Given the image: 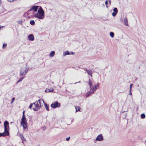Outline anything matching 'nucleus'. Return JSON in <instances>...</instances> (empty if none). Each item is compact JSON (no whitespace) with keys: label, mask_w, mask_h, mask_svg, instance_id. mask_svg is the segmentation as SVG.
Returning <instances> with one entry per match:
<instances>
[{"label":"nucleus","mask_w":146,"mask_h":146,"mask_svg":"<svg viewBox=\"0 0 146 146\" xmlns=\"http://www.w3.org/2000/svg\"><path fill=\"white\" fill-rule=\"evenodd\" d=\"M76 110V112L78 111H80V108L78 106H76L75 107Z\"/></svg>","instance_id":"obj_18"},{"label":"nucleus","mask_w":146,"mask_h":146,"mask_svg":"<svg viewBox=\"0 0 146 146\" xmlns=\"http://www.w3.org/2000/svg\"><path fill=\"white\" fill-rule=\"evenodd\" d=\"M3 27V26H2V27H1V26L0 25V30L1 29V27Z\"/></svg>","instance_id":"obj_44"},{"label":"nucleus","mask_w":146,"mask_h":146,"mask_svg":"<svg viewBox=\"0 0 146 146\" xmlns=\"http://www.w3.org/2000/svg\"><path fill=\"white\" fill-rule=\"evenodd\" d=\"M117 14V13H114V12H113L112 13V15L113 17H115L116 15Z\"/></svg>","instance_id":"obj_28"},{"label":"nucleus","mask_w":146,"mask_h":146,"mask_svg":"<svg viewBox=\"0 0 146 146\" xmlns=\"http://www.w3.org/2000/svg\"><path fill=\"white\" fill-rule=\"evenodd\" d=\"M141 117L142 119H144L145 117V115L144 113H142L141 115Z\"/></svg>","instance_id":"obj_22"},{"label":"nucleus","mask_w":146,"mask_h":146,"mask_svg":"<svg viewBox=\"0 0 146 146\" xmlns=\"http://www.w3.org/2000/svg\"><path fill=\"white\" fill-rule=\"evenodd\" d=\"M55 52L54 51H51L49 54V56L50 57H53L54 55Z\"/></svg>","instance_id":"obj_16"},{"label":"nucleus","mask_w":146,"mask_h":146,"mask_svg":"<svg viewBox=\"0 0 146 146\" xmlns=\"http://www.w3.org/2000/svg\"><path fill=\"white\" fill-rule=\"evenodd\" d=\"M39 10L40 12H44V11L42 9V7H40L39 8H38V11H39Z\"/></svg>","instance_id":"obj_24"},{"label":"nucleus","mask_w":146,"mask_h":146,"mask_svg":"<svg viewBox=\"0 0 146 146\" xmlns=\"http://www.w3.org/2000/svg\"><path fill=\"white\" fill-rule=\"evenodd\" d=\"M4 130L5 132H7V133H9V123L7 121H5L4 122Z\"/></svg>","instance_id":"obj_6"},{"label":"nucleus","mask_w":146,"mask_h":146,"mask_svg":"<svg viewBox=\"0 0 146 146\" xmlns=\"http://www.w3.org/2000/svg\"><path fill=\"white\" fill-rule=\"evenodd\" d=\"M70 55H74V52H70Z\"/></svg>","instance_id":"obj_41"},{"label":"nucleus","mask_w":146,"mask_h":146,"mask_svg":"<svg viewBox=\"0 0 146 146\" xmlns=\"http://www.w3.org/2000/svg\"><path fill=\"white\" fill-rule=\"evenodd\" d=\"M110 35L111 37L113 38L114 36V34L113 32H111L110 33Z\"/></svg>","instance_id":"obj_20"},{"label":"nucleus","mask_w":146,"mask_h":146,"mask_svg":"<svg viewBox=\"0 0 146 146\" xmlns=\"http://www.w3.org/2000/svg\"><path fill=\"white\" fill-rule=\"evenodd\" d=\"M9 135V133H7V132H4L2 133H0V137H4L5 136H7Z\"/></svg>","instance_id":"obj_10"},{"label":"nucleus","mask_w":146,"mask_h":146,"mask_svg":"<svg viewBox=\"0 0 146 146\" xmlns=\"http://www.w3.org/2000/svg\"><path fill=\"white\" fill-rule=\"evenodd\" d=\"M1 123V121H0V123Z\"/></svg>","instance_id":"obj_45"},{"label":"nucleus","mask_w":146,"mask_h":146,"mask_svg":"<svg viewBox=\"0 0 146 146\" xmlns=\"http://www.w3.org/2000/svg\"><path fill=\"white\" fill-rule=\"evenodd\" d=\"M87 73L91 77L92 76V71L90 70H88L87 72Z\"/></svg>","instance_id":"obj_17"},{"label":"nucleus","mask_w":146,"mask_h":146,"mask_svg":"<svg viewBox=\"0 0 146 146\" xmlns=\"http://www.w3.org/2000/svg\"><path fill=\"white\" fill-rule=\"evenodd\" d=\"M104 138L102 134H100L98 135L96 138V140L97 141H101L103 140Z\"/></svg>","instance_id":"obj_9"},{"label":"nucleus","mask_w":146,"mask_h":146,"mask_svg":"<svg viewBox=\"0 0 146 146\" xmlns=\"http://www.w3.org/2000/svg\"><path fill=\"white\" fill-rule=\"evenodd\" d=\"M30 23L32 25H34L35 24V22L34 20H31L30 21Z\"/></svg>","instance_id":"obj_19"},{"label":"nucleus","mask_w":146,"mask_h":146,"mask_svg":"<svg viewBox=\"0 0 146 146\" xmlns=\"http://www.w3.org/2000/svg\"><path fill=\"white\" fill-rule=\"evenodd\" d=\"M99 86V84L98 83L97 84V85H94L92 87V88H90V90L88 92L90 94H92L97 89V87H98Z\"/></svg>","instance_id":"obj_5"},{"label":"nucleus","mask_w":146,"mask_h":146,"mask_svg":"<svg viewBox=\"0 0 146 146\" xmlns=\"http://www.w3.org/2000/svg\"><path fill=\"white\" fill-rule=\"evenodd\" d=\"M49 90L50 91V92H52L54 91V89L52 88H49Z\"/></svg>","instance_id":"obj_27"},{"label":"nucleus","mask_w":146,"mask_h":146,"mask_svg":"<svg viewBox=\"0 0 146 146\" xmlns=\"http://www.w3.org/2000/svg\"><path fill=\"white\" fill-rule=\"evenodd\" d=\"M133 85V84L132 83L130 85V90H131V89H132V86Z\"/></svg>","instance_id":"obj_32"},{"label":"nucleus","mask_w":146,"mask_h":146,"mask_svg":"<svg viewBox=\"0 0 146 146\" xmlns=\"http://www.w3.org/2000/svg\"><path fill=\"white\" fill-rule=\"evenodd\" d=\"M108 1H106L105 2V4L106 5V7L107 8H108Z\"/></svg>","instance_id":"obj_26"},{"label":"nucleus","mask_w":146,"mask_h":146,"mask_svg":"<svg viewBox=\"0 0 146 146\" xmlns=\"http://www.w3.org/2000/svg\"><path fill=\"white\" fill-rule=\"evenodd\" d=\"M113 11L114 12L117 13L118 10H117V8H116V7L114 8L113 9Z\"/></svg>","instance_id":"obj_23"},{"label":"nucleus","mask_w":146,"mask_h":146,"mask_svg":"<svg viewBox=\"0 0 146 146\" xmlns=\"http://www.w3.org/2000/svg\"><path fill=\"white\" fill-rule=\"evenodd\" d=\"M67 55H70V53L68 51H66L63 52V56H65Z\"/></svg>","instance_id":"obj_15"},{"label":"nucleus","mask_w":146,"mask_h":146,"mask_svg":"<svg viewBox=\"0 0 146 146\" xmlns=\"http://www.w3.org/2000/svg\"><path fill=\"white\" fill-rule=\"evenodd\" d=\"M28 38L29 40L33 41L34 40V37L33 34H30L28 36Z\"/></svg>","instance_id":"obj_11"},{"label":"nucleus","mask_w":146,"mask_h":146,"mask_svg":"<svg viewBox=\"0 0 146 146\" xmlns=\"http://www.w3.org/2000/svg\"><path fill=\"white\" fill-rule=\"evenodd\" d=\"M6 46H7V44H3V48H5V47H6Z\"/></svg>","instance_id":"obj_31"},{"label":"nucleus","mask_w":146,"mask_h":146,"mask_svg":"<svg viewBox=\"0 0 146 146\" xmlns=\"http://www.w3.org/2000/svg\"><path fill=\"white\" fill-rule=\"evenodd\" d=\"M91 94H89L88 92H87L86 94V97H89L90 95H91Z\"/></svg>","instance_id":"obj_30"},{"label":"nucleus","mask_w":146,"mask_h":146,"mask_svg":"<svg viewBox=\"0 0 146 146\" xmlns=\"http://www.w3.org/2000/svg\"><path fill=\"white\" fill-rule=\"evenodd\" d=\"M92 82L91 80L89 79V82H88V84H89L90 86V88H92V87L93 86L92 85Z\"/></svg>","instance_id":"obj_13"},{"label":"nucleus","mask_w":146,"mask_h":146,"mask_svg":"<svg viewBox=\"0 0 146 146\" xmlns=\"http://www.w3.org/2000/svg\"><path fill=\"white\" fill-rule=\"evenodd\" d=\"M29 68V67H27V65H26L25 67L21 68L20 70L19 76H25L28 72Z\"/></svg>","instance_id":"obj_1"},{"label":"nucleus","mask_w":146,"mask_h":146,"mask_svg":"<svg viewBox=\"0 0 146 146\" xmlns=\"http://www.w3.org/2000/svg\"><path fill=\"white\" fill-rule=\"evenodd\" d=\"M15 98H13L12 99V101L11 102V103H12V102L14 101L15 100Z\"/></svg>","instance_id":"obj_34"},{"label":"nucleus","mask_w":146,"mask_h":146,"mask_svg":"<svg viewBox=\"0 0 146 146\" xmlns=\"http://www.w3.org/2000/svg\"><path fill=\"white\" fill-rule=\"evenodd\" d=\"M45 92H50V91L49 90V89L48 88H46L45 91Z\"/></svg>","instance_id":"obj_29"},{"label":"nucleus","mask_w":146,"mask_h":146,"mask_svg":"<svg viewBox=\"0 0 146 146\" xmlns=\"http://www.w3.org/2000/svg\"><path fill=\"white\" fill-rule=\"evenodd\" d=\"M80 81H79V82H76V83H74V84H76V83H80Z\"/></svg>","instance_id":"obj_43"},{"label":"nucleus","mask_w":146,"mask_h":146,"mask_svg":"<svg viewBox=\"0 0 146 146\" xmlns=\"http://www.w3.org/2000/svg\"><path fill=\"white\" fill-rule=\"evenodd\" d=\"M36 102H37L36 101L35 102H34L33 103H31V104H33V105L34 104L35 106L36 104Z\"/></svg>","instance_id":"obj_39"},{"label":"nucleus","mask_w":146,"mask_h":146,"mask_svg":"<svg viewBox=\"0 0 146 146\" xmlns=\"http://www.w3.org/2000/svg\"><path fill=\"white\" fill-rule=\"evenodd\" d=\"M21 122V124L22 125L24 129L27 127V121L26 118L25 116H22Z\"/></svg>","instance_id":"obj_3"},{"label":"nucleus","mask_w":146,"mask_h":146,"mask_svg":"<svg viewBox=\"0 0 146 146\" xmlns=\"http://www.w3.org/2000/svg\"><path fill=\"white\" fill-rule=\"evenodd\" d=\"M43 101L44 103V106L45 108H46V110L48 111H49V108L48 105V104H47L45 102H44L43 100Z\"/></svg>","instance_id":"obj_12"},{"label":"nucleus","mask_w":146,"mask_h":146,"mask_svg":"<svg viewBox=\"0 0 146 146\" xmlns=\"http://www.w3.org/2000/svg\"><path fill=\"white\" fill-rule=\"evenodd\" d=\"M25 111H23V116L24 117V116H25Z\"/></svg>","instance_id":"obj_35"},{"label":"nucleus","mask_w":146,"mask_h":146,"mask_svg":"<svg viewBox=\"0 0 146 146\" xmlns=\"http://www.w3.org/2000/svg\"><path fill=\"white\" fill-rule=\"evenodd\" d=\"M36 104L35 107L33 108V109L34 111H37L41 107V100L40 99L38 100V101H36Z\"/></svg>","instance_id":"obj_4"},{"label":"nucleus","mask_w":146,"mask_h":146,"mask_svg":"<svg viewBox=\"0 0 146 146\" xmlns=\"http://www.w3.org/2000/svg\"><path fill=\"white\" fill-rule=\"evenodd\" d=\"M39 6H33L28 11L27 13H29L31 11H33L34 12H36L37 11L38 8Z\"/></svg>","instance_id":"obj_8"},{"label":"nucleus","mask_w":146,"mask_h":146,"mask_svg":"<svg viewBox=\"0 0 146 146\" xmlns=\"http://www.w3.org/2000/svg\"><path fill=\"white\" fill-rule=\"evenodd\" d=\"M21 139L23 141H25V139L23 135L21 136Z\"/></svg>","instance_id":"obj_25"},{"label":"nucleus","mask_w":146,"mask_h":146,"mask_svg":"<svg viewBox=\"0 0 146 146\" xmlns=\"http://www.w3.org/2000/svg\"><path fill=\"white\" fill-rule=\"evenodd\" d=\"M83 69L84 70V71H86V72H87L88 70L86 68H83Z\"/></svg>","instance_id":"obj_36"},{"label":"nucleus","mask_w":146,"mask_h":146,"mask_svg":"<svg viewBox=\"0 0 146 146\" xmlns=\"http://www.w3.org/2000/svg\"><path fill=\"white\" fill-rule=\"evenodd\" d=\"M33 104H32L31 103V104L29 106V108H30V109H31L32 107L33 106Z\"/></svg>","instance_id":"obj_33"},{"label":"nucleus","mask_w":146,"mask_h":146,"mask_svg":"<svg viewBox=\"0 0 146 146\" xmlns=\"http://www.w3.org/2000/svg\"><path fill=\"white\" fill-rule=\"evenodd\" d=\"M60 106V104L57 101L53 102L50 105L51 107L53 108L59 107Z\"/></svg>","instance_id":"obj_7"},{"label":"nucleus","mask_w":146,"mask_h":146,"mask_svg":"<svg viewBox=\"0 0 146 146\" xmlns=\"http://www.w3.org/2000/svg\"><path fill=\"white\" fill-rule=\"evenodd\" d=\"M108 1L109 2V3L110 4V5H111V1L110 0H109Z\"/></svg>","instance_id":"obj_42"},{"label":"nucleus","mask_w":146,"mask_h":146,"mask_svg":"<svg viewBox=\"0 0 146 146\" xmlns=\"http://www.w3.org/2000/svg\"><path fill=\"white\" fill-rule=\"evenodd\" d=\"M127 19L126 17H125L124 19V24L126 26H128V24L127 22Z\"/></svg>","instance_id":"obj_14"},{"label":"nucleus","mask_w":146,"mask_h":146,"mask_svg":"<svg viewBox=\"0 0 146 146\" xmlns=\"http://www.w3.org/2000/svg\"><path fill=\"white\" fill-rule=\"evenodd\" d=\"M13 123V122H11V123Z\"/></svg>","instance_id":"obj_46"},{"label":"nucleus","mask_w":146,"mask_h":146,"mask_svg":"<svg viewBox=\"0 0 146 146\" xmlns=\"http://www.w3.org/2000/svg\"><path fill=\"white\" fill-rule=\"evenodd\" d=\"M34 16L39 19H42L44 17V12H40L39 10L38 11L37 13L34 15Z\"/></svg>","instance_id":"obj_2"},{"label":"nucleus","mask_w":146,"mask_h":146,"mask_svg":"<svg viewBox=\"0 0 146 146\" xmlns=\"http://www.w3.org/2000/svg\"><path fill=\"white\" fill-rule=\"evenodd\" d=\"M131 90H129V94L130 95H131L132 96V93H131Z\"/></svg>","instance_id":"obj_38"},{"label":"nucleus","mask_w":146,"mask_h":146,"mask_svg":"<svg viewBox=\"0 0 146 146\" xmlns=\"http://www.w3.org/2000/svg\"><path fill=\"white\" fill-rule=\"evenodd\" d=\"M25 77H22L21 78H19V80L17 81V84H18V83L22 81L23 80V78H24Z\"/></svg>","instance_id":"obj_21"},{"label":"nucleus","mask_w":146,"mask_h":146,"mask_svg":"<svg viewBox=\"0 0 146 146\" xmlns=\"http://www.w3.org/2000/svg\"><path fill=\"white\" fill-rule=\"evenodd\" d=\"M70 139V137H68L66 138V140L67 141H68Z\"/></svg>","instance_id":"obj_37"},{"label":"nucleus","mask_w":146,"mask_h":146,"mask_svg":"<svg viewBox=\"0 0 146 146\" xmlns=\"http://www.w3.org/2000/svg\"><path fill=\"white\" fill-rule=\"evenodd\" d=\"M10 2H12L14 1H16V0H8Z\"/></svg>","instance_id":"obj_40"}]
</instances>
